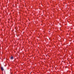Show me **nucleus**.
I'll list each match as a JSON object with an SVG mask.
<instances>
[{
	"label": "nucleus",
	"instance_id": "obj_1",
	"mask_svg": "<svg viewBox=\"0 0 74 74\" xmlns=\"http://www.w3.org/2000/svg\"><path fill=\"white\" fill-rule=\"evenodd\" d=\"M1 69L2 71H3V70H4V69H3V67H1Z\"/></svg>",
	"mask_w": 74,
	"mask_h": 74
},
{
	"label": "nucleus",
	"instance_id": "obj_2",
	"mask_svg": "<svg viewBox=\"0 0 74 74\" xmlns=\"http://www.w3.org/2000/svg\"><path fill=\"white\" fill-rule=\"evenodd\" d=\"M13 56H12L11 57H10V59H13Z\"/></svg>",
	"mask_w": 74,
	"mask_h": 74
}]
</instances>
